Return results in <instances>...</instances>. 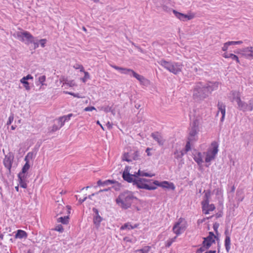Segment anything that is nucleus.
I'll use <instances>...</instances> for the list:
<instances>
[{"label":"nucleus","instance_id":"nucleus-1","mask_svg":"<svg viewBox=\"0 0 253 253\" xmlns=\"http://www.w3.org/2000/svg\"><path fill=\"white\" fill-rule=\"evenodd\" d=\"M134 196L130 191H126L121 193L116 199L117 204L122 209H127L131 205Z\"/></svg>","mask_w":253,"mask_h":253},{"label":"nucleus","instance_id":"nucleus-2","mask_svg":"<svg viewBox=\"0 0 253 253\" xmlns=\"http://www.w3.org/2000/svg\"><path fill=\"white\" fill-rule=\"evenodd\" d=\"M129 167H126L123 173V177L124 179L128 182H133L134 184L135 180L137 179L138 176H147L152 177L155 176V174L145 172L143 171L138 170V172L133 174H130L129 172Z\"/></svg>","mask_w":253,"mask_h":253},{"label":"nucleus","instance_id":"nucleus-3","mask_svg":"<svg viewBox=\"0 0 253 253\" xmlns=\"http://www.w3.org/2000/svg\"><path fill=\"white\" fill-rule=\"evenodd\" d=\"M159 64L167 70L174 74H177L181 71V64L174 62H168L162 60L158 62Z\"/></svg>","mask_w":253,"mask_h":253},{"label":"nucleus","instance_id":"nucleus-4","mask_svg":"<svg viewBox=\"0 0 253 253\" xmlns=\"http://www.w3.org/2000/svg\"><path fill=\"white\" fill-rule=\"evenodd\" d=\"M13 36L22 42L29 44L34 37L28 31H18L13 34Z\"/></svg>","mask_w":253,"mask_h":253},{"label":"nucleus","instance_id":"nucleus-5","mask_svg":"<svg viewBox=\"0 0 253 253\" xmlns=\"http://www.w3.org/2000/svg\"><path fill=\"white\" fill-rule=\"evenodd\" d=\"M211 148L209 149L206 152L205 158V162L206 163L210 162L211 160L214 159L218 151V145L216 141L212 142L211 144Z\"/></svg>","mask_w":253,"mask_h":253},{"label":"nucleus","instance_id":"nucleus-6","mask_svg":"<svg viewBox=\"0 0 253 253\" xmlns=\"http://www.w3.org/2000/svg\"><path fill=\"white\" fill-rule=\"evenodd\" d=\"M205 196L206 199L202 202V211L203 213L208 214L213 211L215 209V207L214 204H210V194L206 193Z\"/></svg>","mask_w":253,"mask_h":253},{"label":"nucleus","instance_id":"nucleus-7","mask_svg":"<svg viewBox=\"0 0 253 253\" xmlns=\"http://www.w3.org/2000/svg\"><path fill=\"white\" fill-rule=\"evenodd\" d=\"M187 224L185 220L180 218L173 227L172 230L177 236L182 233L186 229Z\"/></svg>","mask_w":253,"mask_h":253},{"label":"nucleus","instance_id":"nucleus-8","mask_svg":"<svg viewBox=\"0 0 253 253\" xmlns=\"http://www.w3.org/2000/svg\"><path fill=\"white\" fill-rule=\"evenodd\" d=\"M148 180L145 178H138L134 181V185H136L138 188L147 189L149 190H155L157 187L155 185H149L146 183Z\"/></svg>","mask_w":253,"mask_h":253},{"label":"nucleus","instance_id":"nucleus-9","mask_svg":"<svg viewBox=\"0 0 253 253\" xmlns=\"http://www.w3.org/2000/svg\"><path fill=\"white\" fill-rule=\"evenodd\" d=\"M232 94L234 97V100L236 101L238 104L239 109L243 110V111H245L248 106V104L241 100L240 92L233 91Z\"/></svg>","mask_w":253,"mask_h":253},{"label":"nucleus","instance_id":"nucleus-10","mask_svg":"<svg viewBox=\"0 0 253 253\" xmlns=\"http://www.w3.org/2000/svg\"><path fill=\"white\" fill-rule=\"evenodd\" d=\"M33 154L32 152H29L27 155L25 156L24 158V161L26 162L25 164L24 165L22 168V171L20 172L18 175H23V176H27L26 174L28 170L30 168V166L29 164V161L30 159H33Z\"/></svg>","mask_w":253,"mask_h":253},{"label":"nucleus","instance_id":"nucleus-11","mask_svg":"<svg viewBox=\"0 0 253 253\" xmlns=\"http://www.w3.org/2000/svg\"><path fill=\"white\" fill-rule=\"evenodd\" d=\"M216 237L214 235L212 232H210L209 236L206 238H204V240L203 242V247L206 249L209 248L211 245L215 243V240Z\"/></svg>","mask_w":253,"mask_h":253},{"label":"nucleus","instance_id":"nucleus-12","mask_svg":"<svg viewBox=\"0 0 253 253\" xmlns=\"http://www.w3.org/2000/svg\"><path fill=\"white\" fill-rule=\"evenodd\" d=\"M14 156L12 154H9L5 156L3 161L4 167L10 172L12 164L13 161Z\"/></svg>","mask_w":253,"mask_h":253},{"label":"nucleus","instance_id":"nucleus-13","mask_svg":"<svg viewBox=\"0 0 253 253\" xmlns=\"http://www.w3.org/2000/svg\"><path fill=\"white\" fill-rule=\"evenodd\" d=\"M242 56L247 59H253V47L248 46L241 50Z\"/></svg>","mask_w":253,"mask_h":253},{"label":"nucleus","instance_id":"nucleus-14","mask_svg":"<svg viewBox=\"0 0 253 253\" xmlns=\"http://www.w3.org/2000/svg\"><path fill=\"white\" fill-rule=\"evenodd\" d=\"M190 150V140H188L186 145L185 146V148L184 150L178 151L176 150L174 152V158L176 159H179L181 158L184 154H185L187 152H188Z\"/></svg>","mask_w":253,"mask_h":253},{"label":"nucleus","instance_id":"nucleus-15","mask_svg":"<svg viewBox=\"0 0 253 253\" xmlns=\"http://www.w3.org/2000/svg\"><path fill=\"white\" fill-rule=\"evenodd\" d=\"M200 122L199 120L196 119L193 121L192 128L191 129V137L195 136L199 131V126ZM192 139L191 138V140Z\"/></svg>","mask_w":253,"mask_h":253},{"label":"nucleus","instance_id":"nucleus-16","mask_svg":"<svg viewBox=\"0 0 253 253\" xmlns=\"http://www.w3.org/2000/svg\"><path fill=\"white\" fill-rule=\"evenodd\" d=\"M152 137L157 142L159 145H163L165 140L163 136L158 132H155L151 134Z\"/></svg>","mask_w":253,"mask_h":253},{"label":"nucleus","instance_id":"nucleus-17","mask_svg":"<svg viewBox=\"0 0 253 253\" xmlns=\"http://www.w3.org/2000/svg\"><path fill=\"white\" fill-rule=\"evenodd\" d=\"M93 211L95 213V215L93 217V223L95 226L98 228L103 218L99 215L98 211L96 209L93 208Z\"/></svg>","mask_w":253,"mask_h":253},{"label":"nucleus","instance_id":"nucleus-18","mask_svg":"<svg viewBox=\"0 0 253 253\" xmlns=\"http://www.w3.org/2000/svg\"><path fill=\"white\" fill-rule=\"evenodd\" d=\"M193 159L199 165H201L203 163L202 154L200 152L194 150L193 152Z\"/></svg>","mask_w":253,"mask_h":253},{"label":"nucleus","instance_id":"nucleus-19","mask_svg":"<svg viewBox=\"0 0 253 253\" xmlns=\"http://www.w3.org/2000/svg\"><path fill=\"white\" fill-rule=\"evenodd\" d=\"M173 12L175 16L181 21H187L190 20V15L188 14H184L178 12L174 10H173Z\"/></svg>","mask_w":253,"mask_h":253},{"label":"nucleus","instance_id":"nucleus-20","mask_svg":"<svg viewBox=\"0 0 253 253\" xmlns=\"http://www.w3.org/2000/svg\"><path fill=\"white\" fill-rule=\"evenodd\" d=\"M217 107L218 111H220L221 113L222 118L221 121H223L224 119L226 113L225 105L222 102H218L217 104Z\"/></svg>","mask_w":253,"mask_h":253},{"label":"nucleus","instance_id":"nucleus-21","mask_svg":"<svg viewBox=\"0 0 253 253\" xmlns=\"http://www.w3.org/2000/svg\"><path fill=\"white\" fill-rule=\"evenodd\" d=\"M19 185L20 187L26 188L27 187V176L18 175Z\"/></svg>","mask_w":253,"mask_h":253},{"label":"nucleus","instance_id":"nucleus-22","mask_svg":"<svg viewBox=\"0 0 253 253\" xmlns=\"http://www.w3.org/2000/svg\"><path fill=\"white\" fill-rule=\"evenodd\" d=\"M27 233L24 230H18L15 235V238L16 239H26L27 238Z\"/></svg>","mask_w":253,"mask_h":253},{"label":"nucleus","instance_id":"nucleus-23","mask_svg":"<svg viewBox=\"0 0 253 253\" xmlns=\"http://www.w3.org/2000/svg\"><path fill=\"white\" fill-rule=\"evenodd\" d=\"M223 57L225 58H231L233 60H235L237 63H240V60L238 57L232 53H228L227 52H224L223 55Z\"/></svg>","mask_w":253,"mask_h":253},{"label":"nucleus","instance_id":"nucleus-24","mask_svg":"<svg viewBox=\"0 0 253 253\" xmlns=\"http://www.w3.org/2000/svg\"><path fill=\"white\" fill-rule=\"evenodd\" d=\"M169 0H155L154 2L157 7H161L164 10H167V7L165 5V2Z\"/></svg>","mask_w":253,"mask_h":253},{"label":"nucleus","instance_id":"nucleus-25","mask_svg":"<svg viewBox=\"0 0 253 253\" xmlns=\"http://www.w3.org/2000/svg\"><path fill=\"white\" fill-rule=\"evenodd\" d=\"M160 186L163 188H169L172 190L175 189V186L172 183H169L166 181L161 182Z\"/></svg>","mask_w":253,"mask_h":253},{"label":"nucleus","instance_id":"nucleus-26","mask_svg":"<svg viewBox=\"0 0 253 253\" xmlns=\"http://www.w3.org/2000/svg\"><path fill=\"white\" fill-rule=\"evenodd\" d=\"M115 183H117L116 181L112 180H106L104 181H102L101 180H99L97 181V185L98 186H105V185H108L111 184H113Z\"/></svg>","mask_w":253,"mask_h":253},{"label":"nucleus","instance_id":"nucleus-27","mask_svg":"<svg viewBox=\"0 0 253 253\" xmlns=\"http://www.w3.org/2000/svg\"><path fill=\"white\" fill-rule=\"evenodd\" d=\"M126 71H127V72H126V74L129 75L130 76H132L133 77L135 78L137 80L138 79L139 77H140V75L138 74L137 73L135 72L133 70H132L130 69H128V70H127Z\"/></svg>","mask_w":253,"mask_h":253},{"label":"nucleus","instance_id":"nucleus-28","mask_svg":"<svg viewBox=\"0 0 253 253\" xmlns=\"http://www.w3.org/2000/svg\"><path fill=\"white\" fill-rule=\"evenodd\" d=\"M69 216H64L63 217H60L57 219L58 222H61L63 224H67L69 222Z\"/></svg>","mask_w":253,"mask_h":253},{"label":"nucleus","instance_id":"nucleus-29","mask_svg":"<svg viewBox=\"0 0 253 253\" xmlns=\"http://www.w3.org/2000/svg\"><path fill=\"white\" fill-rule=\"evenodd\" d=\"M225 247L227 252L230 249V238L229 236H226L225 239Z\"/></svg>","mask_w":253,"mask_h":253},{"label":"nucleus","instance_id":"nucleus-30","mask_svg":"<svg viewBox=\"0 0 253 253\" xmlns=\"http://www.w3.org/2000/svg\"><path fill=\"white\" fill-rule=\"evenodd\" d=\"M111 66L114 68L115 69L119 71L121 73L126 74V70H128L127 68H124L122 67H120L118 66H117L116 65H111Z\"/></svg>","mask_w":253,"mask_h":253},{"label":"nucleus","instance_id":"nucleus-31","mask_svg":"<svg viewBox=\"0 0 253 253\" xmlns=\"http://www.w3.org/2000/svg\"><path fill=\"white\" fill-rule=\"evenodd\" d=\"M20 82L21 84H23L24 87L25 88L26 90H30L31 89V87L30 86L29 83L24 80L21 79Z\"/></svg>","mask_w":253,"mask_h":253},{"label":"nucleus","instance_id":"nucleus-32","mask_svg":"<svg viewBox=\"0 0 253 253\" xmlns=\"http://www.w3.org/2000/svg\"><path fill=\"white\" fill-rule=\"evenodd\" d=\"M151 247L150 246H145L141 249L138 250L137 252L140 253H148L150 250Z\"/></svg>","mask_w":253,"mask_h":253},{"label":"nucleus","instance_id":"nucleus-33","mask_svg":"<svg viewBox=\"0 0 253 253\" xmlns=\"http://www.w3.org/2000/svg\"><path fill=\"white\" fill-rule=\"evenodd\" d=\"M131 158L133 160H137L139 159V153L138 151H134L133 153L131 154L130 156Z\"/></svg>","mask_w":253,"mask_h":253},{"label":"nucleus","instance_id":"nucleus-34","mask_svg":"<svg viewBox=\"0 0 253 253\" xmlns=\"http://www.w3.org/2000/svg\"><path fill=\"white\" fill-rule=\"evenodd\" d=\"M46 77L44 75L41 76L38 78V82L42 84V85H43L44 84V83L45 81Z\"/></svg>","mask_w":253,"mask_h":253},{"label":"nucleus","instance_id":"nucleus-35","mask_svg":"<svg viewBox=\"0 0 253 253\" xmlns=\"http://www.w3.org/2000/svg\"><path fill=\"white\" fill-rule=\"evenodd\" d=\"M134 227H133L131 224H130L128 223L125 224L123 226H122L121 228V229L124 230L126 229H132L134 228Z\"/></svg>","mask_w":253,"mask_h":253},{"label":"nucleus","instance_id":"nucleus-36","mask_svg":"<svg viewBox=\"0 0 253 253\" xmlns=\"http://www.w3.org/2000/svg\"><path fill=\"white\" fill-rule=\"evenodd\" d=\"M176 237L169 239L166 242V247H169L171 246L172 243L175 241Z\"/></svg>","mask_w":253,"mask_h":253},{"label":"nucleus","instance_id":"nucleus-37","mask_svg":"<svg viewBox=\"0 0 253 253\" xmlns=\"http://www.w3.org/2000/svg\"><path fill=\"white\" fill-rule=\"evenodd\" d=\"M84 77L82 78V81L84 82V83H85L86 80L87 79H89V78H90V76H89V74L88 72H85V71H84Z\"/></svg>","mask_w":253,"mask_h":253},{"label":"nucleus","instance_id":"nucleus-38","mask_svg":"<svg viewBox=\"0 0 253 253\" xmlns=\"http://www.w3.org/2000/svg\"><path fill=\"white\" fill-rule=\"evenodd\" d=\"M227 42L228 43V44L229 45H236V44H242L243 43V42L241 41H229V42Z\"/></svg>","mask_w":253,"mask_h":253},{"label":"nucleus","instance_id":"nucleus-39","mask_svg":"<svg viewBox=\"0 0 253 253\" xmlns=\"http://www.w3.org/2000/svg\"><path fill=\"white\" fill-rule=\"evenodd\" d=\"M123 160L127 162L131 161V159L130 158V156L128 154H125L123 157Z\"/></svg>","mask_w":253,"mask_h":253},{"label":"nucleus","instance_id":"nucleus-40","mask_svg":"<svg viewBox=\"0 0 253 253\" xmlns=\"http://www.w3.org/2000/svg\"><path fill=\"white\" fill-rule=\"evenodd\" d=\"M32 41V42H31L30 43H32L34 44L35 49L37 48L39 46V41L38 42L35 41L34 39H33Z\"/></svg>","mask_w":253,"mask_h":253},{"label":"nucleus","instance_id":"nucleus-41","mask_svg":"<svg viewBox=\"0 0 253 253\" xmlns=\"http://www.w3.org/2000/svg\"><path fill=\"white\" fill-rule=\"evenodd\" d=\"M74 68L76 69H80L81 72H84V68L82 65L77 64L74 66Z\"/></svg>","mask_w":253,"mask_h":253},{"label":"nucleus","instance_id":"nucleus-42","mask_svg":"<svg viewBox=\"0 0 253 253\" xmlns=\"http://www.w3.org/2000/svg\"><path fill=\"white\" fill-rule=\"evenodd\" d=\"M141 84H145L147 81L146 79L142 76L140 75V77L137 79Z\"/></svg>","mask_w":253,"mask_h":253},{"label":"nucleus","instance_id":"nucleus-43","mask_svg":"<svg viewBox=\"0 0 253 253\" xmlns=\"http://www.w3.org/2000/svg\"><path fill=\"white\" fill-rule=\"evenodd\" d=\"M46 42L47 41L46 39H42L39 41V43L42 47H44L45 45Z\"/></svg>","mask_w":253,"mask_h":253},{"label":"nucleus","instance_id":"nucleus-44","mask_svg":"<svg viewBox=\"0 0 253 253\" xmlns=\"http://www.w3.org/2000/svg\"><path fill=\"white\" fill-rule=\"evenodd\" d=\"M64 84H66L69 85V86H71V87L75 85V83L74 81H67L65 83H64Z\"/></svg>","mask_w":253,"mask_h":253},{"label":"nucleus","instance_id":"nucleus-45","mask_svg":"<svg viewBox=\"0 0 253 253\" xmlns=\"http://www.w3.org/2000/svg\"><path fill=\"white\" fill-rule=\"evenodd\" d=\"M21 79L24 80V81H27V80H33V77L32 75L29 74V75H27L26 76L23 77Z\"/></svg>","mask_w":253,"mask_h":253},{"label":"nucleus","instance_id":"nucleus-46","mask_svg":"<svg viewBox=\"0 0 253 253\" xmlns=\"http://www.w3.org/2000/svg\"><path fill=\"white\" fill-rule=\"evenodd\" d=\"M58 125H59V126L61 127L64 125L65 122L63 120H62L61 117H60L58 120Z\"/></svg>","mask_w":253,"mask_h":253},{"label":"nucleus","instance_id":"nucleus-47","mask_svg":"<svg viewBox=\"0 0 253 253\" xmlns=\"http://www.w3.org/2000/svg\"><path fill=\"white\" fill-rule=\"evenodd\" d=\"M229 46H230V45L228 44V43L227 42L224 43L223 44V45L222 47V50L223 51H227V50L228 49Z\"/></svg>","mask_w":253,"mask_h":253},{"label":"nucleus","instance_id":"nucleus-48","mask_svg":"<svg viewBox=\"0 0 253 253\" xmlns=\"http://www.w3.org/2000/svg\"><path fill=\"white\" fill-rule=\"evenodd\" d=\"M13 119H14L13 115H10L8 118V120L7 122L6 125L7 126L10 125L13 122Z\"/></svg>","mask_w":253,"mask_h":253},{"label":"nucleus","instance_id":"nucleus-49","mask_svg":"<svg viewBox=\"0 0 253 253\" xmlns=\"http://www.w3.org/2000/svg\"><path fill=\"white\" fill-rule=\"evenodd\" d=\"M101 109L103 110L106 113H108L111 111V107L109 106L103 107L101 108Z\"/></svg>","mask_w":253,"mask_h":253},{"label":"nucleus","instance_id":"nucleus-50","mask_svg":"<svg viewBox=\"0 0 253 253\" xmlns=\"http://www.w3.org/2000/svg\"><path fill=\"white\" fill-rule=\"evenodd\" d=\"M96 108L93 106H89L86 107L84 109V111H92L93 110H95Z\"/></svg>","mask_w":253,"mask_h":253},{"label":"nucleus","instance_id":"nucleus-51","mask_svg":"<svg viewBox=\"0 0 253 253\" xmlns=\"http://www.w3.org/2000/svg\"><path fill=\"white\" fill-rule=\"evenodd\" d=\"M66 94H70L71 95L74 96L75 97L77 98H81V97L79 96V94H75L74 93L71 92H68V91H64V92Z\"/></svg>","mask_w":253,"mask_h":253},{"label":"nucleus","instance_id":"nucleus-52","mask_svg":"<svg viewBox=\"0 0 253 253\" xmlns=\"http://www.w3.org/2000/svg\"><path fill=\"white\" fill-rule=\"evenodd\" d=\"M55 230L60 232H62L64 230L63 227L61 225L57 226L55 228Z\"/></svg>","mask_w":253,"mask_h":253},{"label":"nucleus","instance_id":"nucleus-53","mask_svg":"<svg viewBox=\"0 0 253 253\" xmlns=\"http://www.w3.org/2000/svg\"><path fill=\"white\" fill-rule=\"evenodd\" d=\"M60 128H61V127L59 126L54 125L52 127V129H51V131L52 132H54V131H55L58 130Z\"/></svg>","mask_w":253,"mask_h":253},{"label":"nucleus","instance_id":"nucleus-54","mask_svg":"<svg viewBox=\"0 0 253 253\" xmlns=\"http://www.w3.org/2000/svg\"><path fill=\"white\" fill-rule=\"evenodd\" d=\"M218 227H219V224L217 223H215L213 225V229L216 233L217 232V229L218 228Z\"/></svg>","mask_w":253,"mask_h":253},{"label":"nucleus","instance_id":"nucleus-55","mask_svg":"<svg viewBox=\"0 0 253 253\" xmlns=\"http://www.w3.org/2000/svg\"><path fill=\"white\" fill-rule=\"evenodd\" d=\"M152 150L151 148H147L146 150V153H147V156H152V154L150 153V151Z\"/></svg>","mask_w":253,"mask_h":253},{"label":"nucleus","instance_id":"nucleus-56","mask_svg":"<svg viewBox=\"0 0 253 253\" xmlns=\"http://www.w3.org/2000/svg\"><path fill=\"white\" fill-rule=\"evenodd\" d=\"M62 119V120H64V121L65 122H66V121H68L69 120H70V118H68L67 117V115H65V116H63L62 117H61Z\"/></svg>","mask_w":253,"mask_h":253},{"label":"nucleus","instance_id":"nucleus-57","mask_svg":"<svg viewBox=\"0 0 253 253\" xmlns=\"http://www.w3.org/2000/svg\"><path fill=\"white\" fill-rule=\"evenodd\" d=\"M110 188H106V189H102V190H100L98 191V192L97 193H101V192H106V191H110Z\"/></svg>","mask_w":253,"mask_h":253},{"label":"nucleus","instance_id":"nucleus-58","mask_svg":"<svg viewBox=\"0 0 253 253\" xmlns=\"http://www.w3.org/2000/svg\"><path fill=\"white\" fill-rule=\"evenodd\" d=\"M87 199V197H85L83 199H80L79 200V202L80 203H83L84 201H85L86 200V199Z\"/></svg>","mask_w":253,"mask_h":253},{"label":"nucleus","instance_id":"nucleus-59","mask_svg":"<svg viewBox=\"0 0 253 253\" xmlns=\"http://www.w3.org/2000/svg\"><path fill=\"white\" fill-rule=\"evenodd\" d=\"M154 184L157 186H160V184L161 182H159L158 181L155 180L153 182Z\"/></svg>","mask_w":253,"mask_h":253},{"label":"nucleus","instance_id":"nucleus-60","mask_svg":"<svg viewBox=\"0 0 253 253\" xmlns=\"http://www.w3.org/2000/svg\"><path fill=\"white\" fill-rule=\"evenodd\" d=\"M67 117L68 118H70V119H71V118L74 116V115L73 114H69L68 115H67Z\"/></svg>","mask_w":253,"mask_h":253},{"label":"nucleus","instance_id":"nucleus-61","mask_svg":"<svg viewBox=\"0 0 253 253\" xmlns=\"http://www.w3.org/2000/svg\"><path fill=\"white\" fill-rule=\"evenodd\" d=\"M205 253H216V251H210L209 252H207Z\"/></svg>","mask_w":253,"mask_h":253},{"label":"nucleus","instance_id":"nucleus-62","mask_svg":"<svg viewBox=\"0 0 253 253\" xmlns=\"http://www.w3.org/2000/svg\"><path fill=\"white\" fill-rule=\"evenodd\" d=\"M94 195H95V194H94V193H93V194H92L91 195H89V196H88V198L89 199H91L92 197V196H94Z\"/></svg>","mask_w":253,"mask_h":253},{"label":"nucleus","instance_id":"nucleus-63","mask_svg":"<svg viewBox=\"0 0 253 253\" xmlns=\"http://www.w3.org/2000/svg\"><path fill=\"white\" fill-rule=\"evenodd\" d=\"M97 124H98L99 126H100L104 130L103 126L100 124V122L98 121L97 122Z\"/></svg>","mask_w":253,"mask_h":253},{"label":"nucleus","instance_id":"nucleus-64","mask_svg":"<svg viewBox=\"0 0 253 253\" xmlns=\"http://www.w3.org/2000/svg\"><path fill=\"white\" fill-rule=\"evenodd\" d=\"M3 238V235L2 234H0V239H1V240H2Z\"/></svg>","mask_w":253,"mask_h":253}]
</instances>
